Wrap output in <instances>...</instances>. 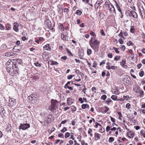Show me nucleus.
<instances>
[{"mask_svg":"<svg viewBox=\"0 0 145 145\" xmlns=\"http://www.w3.org/2000/svg\"><path fill=\"white\" fill-rule=\"evenodd\" d=\"M100 41L99 40L92 37L89 41V45L95 51H97L99 48Z\"/></svg>","mask_w":145,"mask_h":145,"instance_id":"obj_1","label":"nucleus"},{"mask_svg":"<svg viewBox=\"0 0 145 145\" xmlns=\"http://www.w3.org/2000/svg\"><path fill=\"white\" fill-rule=\"evenodd\" d=\"M51 105L49 107V110L52 112H55L58 108L59 102L56 100L52 99L50 101Z\"/></svg>","mask_w":145,"mask_h":145,"instance_id":"obj_2","label":"nucleus"},{"mask_svg":"<svg viewBox=\"0 0 145 145\" xmlns=\"http://www.w3.org/2000/svg\"><path fill=\"white\" fill-rule=\"evenodd\" d=\"M14 61V59H10L6 63V65H7L6 69L8 72H11L12 68L13 66L15 64L13 63V61Z\"/></svg>","mask_w":145,"mask_h":145,"instance_id":"obj_3","label":"nucleus"},{"mask_svg":"<svg viewBox=\"0 0 145 145\" xmlns=\"http://www.w3.org/2000/svg\"><path fill=\"white\" fill-rule=\"evenodd\" d=\"M13 66L12 68L11 72H8L10 75L14 76L18 74L19 69L18 67L16 64L14 65Z\"/></svg>","mask_w":145,"mask_h":145,"instance_id":"obj_4","label":"nucleus"},{"mask_svg":"<svg viewBox=\"0 0 145 145\" xmlns=\"http://www.w3.org/2000/svg\"><path fill=\"white\" fill-rule=\"evenodd\" d=\"M45 25L50 30H52V32L54 31L55 30L54 28L52 27V24L50 20H46L44 22Z\"/></svg>","mask_w":145,"mask_h":145,"instance_id":"obj_5","label":"nucleus"},{"mask_svg":"<svg viewBox=\"0 0 145 145\" xmlns=\"http://www.w3.org/2000/svg\"><path fill=\"white\" fill-rule=\"evenodd\" d=\"M16 104V99L13 98H10L9 100L8 105L9 106H13Z\"/></svg>","mask_w":145,"mask_h":145,"instance_id":"obj_6","label":"nucleus"},{"mask_svg":"<svg viewBox=\"0 0 145 145\" xmlns=\"http://www.w3.org/2000/svg\"><path fill=\"white\" fill-rule=\"evenodd\" d=\"M30 125L29 124L27 123L25 124H21L20 126V129H21L23 130H26L28 128L30 127Z\"/></svg>","mask_w":145,"mask_h":145,"instance_id":"obj_7","label":"nucleus"},{"mask_svg":"<svg viewBox=\"0 0 145 145\" xmlns=\"http://www.w3.org/2000/svg\"><path fill=\"white\" fill-rule=\"evenodd\" d=\"M68 33L67 32L66 33L63 32L61 35V38L63 40H68L67 36Z\"/></svg>","mask_w":145,"mask_h":145,"instance_id":"obj_8","label":"nucleus"},{"mask_svg":"<svg viewBox=\"0 0 145 145\" xmlns=\"http://www.w3.org/2000/svg\"><path fill=\"white\" fill-rule=\"evenodd\" d=\"M19 26V25L16 22H15L14 24V26L13 27V30L16 32H18L19 31V29L18 28Z\"/></svg>","mask_w":145,"mask_h":145,"instance_id":"obj_9","label":"nucleus"},{"mask_svg":"<svg viewBox=\"0 0 145 145\" xmlns=\"http://www.w3.org/2000/svg\"><path fill=\"white\" fill-rule=\"evenodd\" d=\"M37 97V95L35 93L32 94L30 96L28 97L29 100H32L34 99Z\"/></svg>","mask_w":145,"mask_h":145,"instance_id":"obj_10","label":"nucleus"},{"mask_svg":"<svg viewBox=\"0 0 145 145\" xmlns=\"http://www.w3.org/2000/svg\"><path fill=\"white\" fill-rule=\"evenodd\" d=\"M131 13V17L135 18H137L138 17V15L137 13L135 11H130Z\"/></svg>","mask_w":145,"mask_h":145,"instance_id":"obj_11","label":"nucleus"},{"mask_svg":"<svg viewBox=\"0 0 145 145\" xmlns=\"http://www.w3.org/2000/svg\"><path fill=\"white\" fill-rule=\"evenodd\" d=\"M139 10L140 13V14L142 16L143 15H145V12L143 7L142 6L139 7Z\"/></svg>","mask_w":145,"mask_h":145,"instance_id":"obj_12","label":"nucleus"},{"mask_svg":"<svg viewBox=\"0 0 145 145\" xmlns=\"http://www.w3.org/2000/svg\"><path fill=\"white\" fill-rule=\"evenodd\" d=\"M114 2H115V6L116 7V8L118 10L119 12H120V13L121 14H122V11L121 10V8H120V7L119 4H118L117 3V1H115V0L114 1Z\"/></svg>","mask_w":145,"mask_h":145,"instance_id":"obj_13","label":"nucleus"},{"mask_svg":"<svg viewBox=\"0 0 145 145\" xmlns=\"http://www.w3.org/2000/svg\"><path fill=\"white\" fill-rule=\"evenodd\" d=\"M42 57L45 61H47L48 58V57L47 53L44 52L42 54Z\"/></svg>","mask_w":145,"mask_h":145,"instance_id":"obj_14","label":"nucleus"},{"mask_svg":"<svg viewBox=\"0 0 145 145\" xmlns=\"http://www.w3.org/2000/svg\"><path fill=\"white\" fill-rule=\"evenodd\" d=\"M133 90L137 93L139 92L140 90V88L137 86H135L133 87Z\"/></svg>","mask_w":145,"mask_h":145,"instance_id":"obj_15","label":"nucleus"},{"mask_svg":"<svg viewBox=\"0 0 145 145\" xmlns=\"http://www.w3.org/2000/svg\"><path fill=\"white\" fill-rule=\"evenodd\" d=\"M67 103L68 105H71L73 103V100L71 98H69L67 99Z\"/></svg>","mask_w":145,"mask_h":145,"instance_id":"obj_16","label":"nucleus"},{"mask_svg":"<svg viewBox=\"0 0 145 145\" xmlns=\"http://www.w3.org/2000/svg\"><path fill=\"white\" fill-rule=\"evenodd\" d=\"M111 91L113 94L116 95H118L120 93L118 90L117 89H113Z\"/></svg>","mask_w":145,"mask_h":145,"instance_id":"obj_17","label":"nucleus"},{"mask_svg":"<svg viewBox=\"0 0 145 145\" xmlns=\"http://www.w3.org/2000/svg\"><path fill=\"white\" fill-rule=\"evenodd\" d=\"M127 134L128 136L130 138H133L134 136V134L131 131L128 132Z\"/></svg>","mask_w":145,"mask_h":145,"instance_id":"obj_18","label":"nucleus"},{"mask_svg":"<svg viewBox=\"0 0 145 145\" xmlns=\"http://www.w3.org/2000/svg\"><path fill=\"white\" fill-rule=\"evenodd\" d=\"M108 8L109 9V11L115 14H116V11L114 7H110L109 8Z\"/></svg>","mask_w":145,"mask_h":145,"instance_id":"obj_19","label":"nucleus"},{"mask_svg":"<svg viewBox=\"0 0 145 145\" xmlns=\"http://www.w3.org/2000/svg\"><path fill=\"white\" fill-rule=\"evenodd\" d=\"M109 110V108L108 107L105 106L102 108L103 113L104 114L105 113L108 112Z\"/></svg>","mask_w":145,"mask_h":145,"instance_id":"obj_20","label":"nucleus"},{"mask_svg":"<svg viewBox=\"0 0 145 145\" xmlns=\"http://www.w3.org/2000/svg\"><path fill=\"white\" fill-rule=\"evenodd\" d=\"M138 93L139 94V96L140 97H142L144 96V91L140 89Z\"/></svg>","mask_w":145,"mask_h":145,"instance_id":"obj_21","label":"nucleus"},{"mask_svg":"<svg viewBox=\"0 0 145 145\" xmlns=\"http://www.w3.org/2000/svg\"><path fill=\"white\" fill-rule=\"evenodd\" d=\"M13 54V53L12 52H8L5 53V56H6L9 57L12 56Z\"/></svg>","mask_w":145,"mask_h":145,"instance_id":"obj_22","label":"nucleus"},{"mask_svg":"<svg viewBox=\"0 0 145 145\" xmlns=\"http://www.w3.org/2000/svg\"><path fill=\"white\" fill-rule=\"evenodd\" d=\"M94 137L95 138H97L98 139H99L101 138V135L95 133L94 134Z\"/></svg>","mask_w":145,"mask_h":145,"instance_id":"obj_23","label":"nucleus"},{"mask_svg":"<svg viewBox=\"0 0 145 145\" xmlns=\"http://www.w3.org/2000/svg\"><path fill=\"white\" fill-rule=\"evenodd\" d=\"M59 6H60V7H59L58 9V12L59 14H61L63 12V10L61 8L62 7L61 6L59 5Z\"/></svg>","mask_w":145,"mask_h":145,"instance_id":"obj_24","label":"nucleus"},{"mask_svg":"<svg viewBox=\"0 0 145 145\" xmlns=\"http://www.w3.org/2000/svg\"><path fill=\"white\" fill-rule=\"evenodd\" d=\"M43 48L46 50H49L51 49L49 44H47L44 46Z\"/></svg>","mask_w":145,"mask_h":145,"instance_id":"obj_25","label":"nucleus"},{"mask_svg":"<svg viewBox=\"0 0 145 145\" xmlns=\"http://www.w3.org/2000/svg\"><path fill=\"white\" fill-rule=\"evenodd\" d=\"M49 62H51V65H58L59 64L56 61H50L48 62V63Z\"/></svg>","mask_w":145,"mask_h":145,"instance_id":"obj_26","label":"nucleus"},{"mask_svg":"<svg viewBox=\"0 0 145 145\" xmlns=\"http://www.w3.org/2000/svg\"><path fill=\"white\" fill-rule=\"evenodd\" d=\"M39 74H36L33 77V79L35 80H37L39 79Z\"/></svg>","mask_w":145,"mask_h":145,"instance_id":"obj_27","label":"nucleus"},{"mask_svg":"<svg viewBox=\"0 0 145 145\" xmlns=\"http://www.w3.org/2000/svg\"><path fill=\"white\" fill-rule=\"evenodd\" d=\"M92 130L91 128H89L88 131V133L90 135L91 137H92L93 136V134H92Z\"/></svg>","mask_w":145,"mask_h":145,"instance_id":"obj_28","label":"nucleus"},{"mask_svg":"<svg viewBox=\"0 0 145 145\" xmlns=\"http://www.w3.org/2000/svg\"><path fill=\"white\" fill-rule=\"evenodd\" d=\"M92 50L91 49L88 48L87 49V54L88 56H89L92 53Z\"/></svg>","mask_w":145,"mask_h":145,"instance_id":"obj_29","label":"nucleus"},{"mask_svg":"<svg viewBox=\"0 0 145 145\" xmlns=\"http://www.w3.org/2000/svg\"><path fill=\"white\" fill-rule=\"evenodd\" d=\"M71 109L72 112L73 113L76 110V107L74 106H71Z\"/></svg>","mask_w":145,"mask_h":145,"instance_id":"obj_30","label":"nucleus"},{"mask_svg":"<svg viewBox=\"0 0 145 145\" xmlns=\"http://www.w3.org/2000/svg\"><path fill=\"white\" fill-rule=\"evenodd\" d=\"M130 31L132 33H134L135 31V29L134 27L133 26H131V27Z\"/></svg>","mask_w":145,"mask_h":145,"instance_id":"obj_31","label":"nucleus"},{"mask_svg":"<svg viewBox=\"0 0 145 145\" xmlns=\"http://www.w3.org/2000/svg\"><path fill=\"white\" fill-rule=\"evenodd\" d=\"M11 28V25L10 24H7L6 25V29L9 30Z\"/></svg>","mask_w":145,"mask_h":145,"instance_id":"obj_32","label":"nucleus"},{"mask_svg":"<svg viewBox=\"0 0 145 145\" xmlns=\"http://www.w3.org/2000/svg\"><path fill=\"white\" fill-rule=\"evenodd\" d=\"M59 29L61 31H63L64 30V27L63 26V24L61 23L59 24Z\"/></svg>","mask_w":145,"mask_h":145,"instance_id":"obj_33","label":"nucleus"},{"mask_svg":"<svg viewBox=\"0 0 145 145\" xmlns=\"http://www.w3.org/2000/svg\"><path fill=\"white\" fill-rule=\"evenodd\" d=\"M15 60L16 61L17 63L20 64H21L22 63V60L20 59H15Z\"/></svg>","mask_w":145,"mask_h":145,"instance_id":"obj_34","label":"nucleus"},{"mask_svg":"<svg viewBox=\"0 0 145 145\" xmlns=\"http://www.w3.org/2000/svg\"><path fill=\"white\" fill-rule=\"evenodd\" d=\"M66 50L67 51V52L69 56H72V53L68 49L66 48Z\"/></svg>","mask_w":145,"mask_h":145,"instance_id":"obj_35","label":"nucleus"},{"mask_svg":"<svg viewBox=\"0 0 145 145\" xmlns=\"http://www.w3.org/2000/svg\"><path fill=\"white\" fill-rule=\"evenodd\" d=\"M113 49H114V50L115 51V52L117 54H119L120 53L119 51L118 50H119V48H116L114 47H113Z\"/></svg>","mask_w":145,"mask_h":145,"instance_id":"obj_36","label":"nucleus"},{"mask_svg":"<svg viewBox=\"0 0 145 145\" xmlns=\"http://www.w3.org/2000/svg\"><path fill=\"white\" fill-rule=\"evenodd\" d=\"M119 36L120 37H122L124 39H125L124 37L123 36V33L122 30H121V31L120 32V33L119 34Z\"/></svg>","mask_w":145,"mask_h":145,"instance_id":"obj_37","label":"nucleus"},{"mask_svg":"<svg viewBox=\"0 0 145 145\" xmlns=\"http://www.w3.org/2000/svg\"><path fill=\"white\" fill-rule=\"evenodd\" d=\"M35 65L37 67H40L41 65L39 63V62H37L36 63H34Z\"/></svg>","mask_w":145,"mask_h":145,"instance_id":"obj_38","label":"nucleus"},{"mask_svg":"<svg viewBox=\"0 0 145 145\" xmlns=\"http://www.w3.org/2000/svg\"><path fill=\"white\" fill-rule=\"evenodd\" d=\"M82 12L81 10H78L76 12V13L78 15H80L82 14Z\"/></svg>","mask_w":145,"mask_h":145,"instance_id":"obj_39","label":"nucleus"},{"mask_svg":"<svg viewBox=\"0 0 145 145\" xmlns=\"http://www.w3.org/2000/svg\"><path fill=\"white\" fill-rule=\"evenodd\" d=\"M118 114L119 116V119L121 120L122 119L121 117H122V116L121 112H118Z\"/></svg>","mask_w":145,"mask_h":145,"instance_id":"obj_40","label":"nucleus"},{"mask_svg":"<svg viewBox=\"0 0 145 145\" xmlns=\"http://www.w3.org/2000/svg\"><path fill=\"white\" fill-rule=\"evenodd\" d=\"M112 127V126H107L106 128V132H108L110 130V128Z\"/></svg>","mask_w":145,"mask_h":145,"instance_id":"obj_41","label":"nucleus"},{"mask_svg":"<svg viewBox=\"0 0 145 145\" xmlns=\"http://www.w3.org/2000/svg\"><path fill=\"white\" fill-rule=\"evenodd\" d=\"M70 135V134L68 132L66 133L65 134V138H67L69 137Z\"/></svg>","mask_w":145,"mask_h":145,"instance_id":"obj_42","label":"nucleus"},{"mask_svg":"<svg viewBox=\"0 0 145 145\" xmlns=\"http://www.w3.org/2000/svg\"><path fill=\"white\" fill-rule=\"evenodd\" d=\"M103 0H97L96 2L97 4H98L99 5H101Z\"/></svg>","mask_w":145,"mask_h":145,"instance_id":"obj_43","label":"nucleus"},{"mask_svg":"<svg viewBox=\"0 0 145 145\" xmlns=\"http://www.w3.org/2000/svg\"><path fill=\"white\" fill-rule=\"evenodd\" d=\"M95 127L96 128H97L98 127V126H99L101 127H102V125H101L100 123L96 122L95 123Z\"/></svg>","mask_w":145,"mask_h":145,"instance_id":"obj_44","label":"nucleus"},{"mask_svg":"<svg viewBox=\"0 0 145 145\" xmlns=\"http://www.w3.org/2000/svg\"><path fill=\"white\" fill-rule=\"evenodd\" d=\"M117 96L116 95H112L111 97V98L112 99L114 100H116V99L117 98Z\"/></svg>","mask_w":145,"mask_h":145,"instance_id":"obj_45","label":"nucleus"},{"mask_svg":"<svg viewBox=\"0 0 145 145\" xmlns=\"http://www.w3.org/2000/svg\"><path fill=\"white\" fill-rule=\"evenodd\" d=\"M120 56H116L114 58V60L116 61H118L120 59Z\"/></svg>","mask_w":145,"mask_h":145,"instance_id":"obj_46","label":"nucleus"},{"mask_svg":"<svg viewBox=\"0 0 145 145\" xmlns=\"http://www.w3.org/2000/svg\"><path fill=\"white\" fill-rule=\"evenodd\" d=\"M91 89L93 93H96V89L95 87H93Z\"/></svg>","mask_w":145,"mask_h":145,"instance_id":"obj_47","label":"nucleus"},{"mask_svg":"<svg viewBox=\"0 0 145 145\" xmlns=\"http://www.w3.org/2000/svg\"><path fill=\"white\" fill-rule=\"evenodd\" d=\"M114 140V139L113 137H110L109 138L108 142H113Z\"/></svg>","mask_w":145,"mask_h":145,"instance_id":"obj_48","label":"nucleus"},{"mask_svg":"<svg viewBox=\"0 0 145 145\" xmlns=\"http://www.w3.org/2000/svg\"><path fill=\"white\" fill-rule=\"evenodd\" d=\"M67 130V129L66 127H64L63 129L61 130V131L62 133H64L65 131Z\"/></svg>","mask_w":145,"mask_h":145,"instance_id":"obj_49","label":"nucleus"},{"mask_svg":"<svg viewBox=\"0 0 145 145\" xmlns=\"http://www.w3.org/2000/svg\"><path fill=\"white\" fill-rule=\"evenodd\" d=\"M105 131V129L104 128H101L99 130V131L101 133H102Z\"/></svg>","mask_w":145,"mask_h":145,"instance_id":"obj_50","label":"nucleus"},{"mask_svg":"<svg viewBox=\"0 0 145 145\" xmlns=\"http://www.w3.org/2000/svg\"><path fill=\"white\" fill-rule=\"evenodd\" d=\"M89 34L90 35L93 36H94V38H95V37H96V35H95V34L92 31H90Z\"/></svg>","mask_w":145,"mask_h":145,"instance_id":"obj_51","label":"nucleus"},{"mask_svg":"<svg viewBox=\"0 0 145 145\" xmlns=\"http://www.w3.org/2000/svg\"><path fill=\"white\" fill-rule=\"evenodd\" d=\"M126 15L127 16L129 17H131V11L129 10H128V12H127L126 13Z\"/></svg>","mask_w":145,"mask_h":145,"instance_id":"obj_52","label":"nucleus"},{"mask_svg":"<svg viewBox=\"0 0 145 145\" xmlns=\"http://www.w3.org/2000/svg\"><path fill=\"white\" fill-rule=\"evenodd\" d=\"M139 76L141 77H142L144 75V72L143 71H140L139 73Z\"/></svg>","mask_w":145,"mask_h":145,"instance_id":"obj_53","label":"nucleus"},{"mask_svg":"<svg viewBox=\"0 0 145 145\" xmlns=\"http://www.w3.org/2000/svg\"><path fill=\"white\" fill-rule=\"evenodd\" d=\"M110 118L111 121L113 123H115L116 121L115 119V118H112L111 116H110Z\"/></svg>","mask_w":145,"mask_h":145,"instance_id":"obj_54","label":"nucleus"},{"mask_svg":"<svg viewBox=\"0 0 145 145\" xmlns=\"http://www.w3.org/2000/svg\"><path fill=\"white\" fill-rule=\"evenodd\" d=\"M100 33L101 35L103 36H105V33L103 29L101 30L100 31Z\"/></svg>","mask_w":145,"mask_h":145,"instance_id":"obj_55","label":"nucleus"},{"mask_svg":"<svg viewBox=\"0 0 145 145\" xmlns=\"http://www.w3.org/2000/svg\"><path fill=\"white\" fill-rule=\"evenodd\" d=\"M128 109H129L130 107H131V106H130V104L129 103H127L126 105V106H125Z\"/></svg>","mask_w":145,"mask_h":145,"instance_id":"obj_56","label":"nucleus"},{"mask_svg":"<svg viewBox=\"0 0 145 145\" xmlns=\"http://www.w3.org/2000/svg\"><path fill=\"white\" fill-rule=\"evenodd\" d=\"M74 76V75H69L67 76V78L68 79L70 80V79H71V78H72Z\"/></svg>","mask_w":145,"mask_h":145,"instance_id":"obj_57","label":"nucleus"},{"mask_svg":"<svg viewBox=\"0 0 145 145\" xmlns=\"http://www.w3.org/2000/svg\"><path fill=\"white\" fill-rule=\"evenodd\" d=\"M127 45L128 46L132 45L133 44L132 42L131 41H129L127 42Z\"/></svg>","mask_w":145,"mask_h":145,"instance_id":"obj_58","label":"nucleus"},{"mask_svg":"<svg viewBox=\"0 0 145 145\" xmlns=\"http://www.w3.org/2000/svg\"><path fill=\"white\" fill-rule=\"evenodd\" d=\"M110 69L112 70L116 69H117V67L114 66H111L110 67Z\"/></svg>","mask_w":145,"mask_h":145,"instance_id":"obj_59","label":"nucleus"},{"mask_svg":"<svg viewBox=\"0 0 145 145\" xmlns=\"http://www.w3.org/2000/svg\"><path fill=\"white\" fill-rule=\"evenodd\" d=\"M125 64V60H123L121 62V64L122 66H123V65Z\"/></svg>","mask_w":145,"mask_h":145,"instance_id":"obj_60","label":"nucleus"},{"mask_svg":"<svg viewBox=\"0 0 145 145\" xmlns=\"http://www.w3.org/2000/svg\"><path fill=\"white\" fill-rule=\"evenodd\" d=\"M112 101L110 98H108L107 99V100L106 101V103H108Z\"/></svg>","mask_w":145,"mask_h":145,"instance_id":"obj_61","label":"nucleus"},{"mask_svg":"<svg viewBox=\"0 0 145 145\" xmlns=\"http://www.w3.org/2000/svg\"><path fill=\"white\" fill-rule=\"evenodd\" d=\"M120 48L123 50H124L125 49V47L124 45H121L120 46Z\"/></svg>","mask_w":145,"mask_h":145,"instance_id":"obj_62","label":"nucleus"},{"mask_svg":"<svg viewBox=\"0 0 145 145\" xmlns=\"http://www.w3.org/2000/svg\"><path fill=\"white\" fill-rule=\"evenodd\" d=\"M64 12H66L67 14H68V12L69 11V10L68 8H65L64 9Z\"/></svg>","mask_w":145,"mask_h":145,"instance_id":"obj_63","label":"nucleus"},{"mask_svg":"<svg viewBox=\"0 0 145 145\" xmlns=\"http://www.w3.org/2000/svg\"><path fill=\"white\" fill-rule=\"evenodd\" d=\"M79 101L80 102V103L82 104L84 103V101L82 99V97L79 98L78 99Z\"/></svg>","mask_w":145,"mask_h":145,"instance_id":"obj_64","label":"nucleus"}]
</instances>
